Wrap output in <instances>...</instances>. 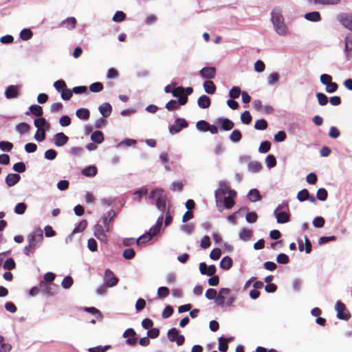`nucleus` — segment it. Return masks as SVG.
<instances>
[{
	"mask_svg": "<svg viewBox=\"0 0 352 352\" xmlns=\"http://www.w3.org/2000/svg\"><path fill=\"white\" fill-rule=\"evenodd\" d=\"M28 245L23 248L26 256L33 254L36 248L39 247L43 241V231L41 228H36L28 236Z\"/></svg>",
	"mask_w": 352,
	"mask_h": 352,
	"instance_id": "1",
	"label": "nucleus"
},
{
	"mask_svg": "<svg viewBox=\"0 0 352 352\" xmlns=\"http://www.w3.org/2000/svg\"><path fill=\"white\" fill-rule=\"evenodd\" d=\"M272 22L277 34L284 36L287 34V28L281 13L273 11L272 12Z\"/></svg>",
	"mask_w": 352,
	"mask_h": 352,
	"instance_id": "2",
	"label": "nucleus"
},
{
	"mask_svg": "<svg viewBox=\"0 0 352 352\" xmlns=\"http://www.w3.org/2000/svg\"><path fill=\"white\" fill-rule=\"evenodd\" d=\"M149 198L155 199L157 208L164 214L167 202V196L164 195V190L162 188L153 190L150 193Z\"/></svg>",
	"mask_w": 352,
	"mask_h": 352,
	"instance_id": "3",
	"label": "nucleus"
},
{
	"mask_svg": "<svg viewBox=\"0 0 352 352\" xmlns=\"http://www.w3.org/2000/svg\"><path fill=\"white\" fill-rule=\"evenodd\" d=\"M193 92L192 87L184 88L182 86L173 89L172 94L174 97L178 98V103L181 105H185L188 102V96Z\"/></svg>",
	"mask_w": 352,
	"mask_h": 352,
	"instance_id": "4",
	"label": "nucleus"
},
{
	"mask_svg": "<svg viewBox=\"0 0 352 352\" xmlns=\"http://www.w3.org/2000/svg\"><path fill=\"white\" fill-rule=\"evenodd\" d=\"M335 309L337 311V317L340 320H348L351 318V314L349 310L346 309V305L341 302L338 300L335 305Z\"/></svg>",
	"mask_w": 352,
	"mask_h": 352,
	"instance_id": "5",
	"label": "nucleus"
},
{
	"mask_svg": "<svg viewBox=\"0 0 352 352\" xmlns=\"http://www.w3.org/2000/svg\"><path fill=\"white\" fill-rule=\"evenodd\" d=\"M104 281L108 287H114L118 283L119 279L117 278L114 273L109 269L104 271Z\"/></svg>",
	"mask_w": 352,
	"mask_h": 352,
	"instance_id": "6",
	"label": "nucleus"
},
{
	"mask_svg": "<svg viewBox=\"0 0 352 352\" xmlns=\"http://www.w3.org/2000/svg\"><path fill=\"white\" fill-rule=\"evenodd\" d=\"M188 122L183 118H177L175 123L169 127V131L171 134L179 133L182 129L188 126Z\"/></svg>",
	"mask_w": 352,
	"mask_h": 352,
	"instance_id": "7",
	"label": "nucleus"
},
{
	"mask_svg": "<svg viewBox=\"0 0 352 352\" xmlns=\"http://www.w3.org/2000/svg\"><path fill=\"white\" fill-rule=\"evenodd\" d=\"M283 208V206L279 205L274 210V214L278 223H285L289 221V214L286 211H280Z\"/></svg>",
	"mask_w": 352,
	"mask_h": 352,
	"instance_id": "8",
	"label": "nucleus"
},
{
	"mask_svg": "<svg viewBox=\"0 0 352 352\" xmlns=\"http://www.w3.org/2000/svg\"><path fill=\"white\" fill-rule=\"evenodd\" d=\"M231 290L229 288H221L215 298L214 302L218 306L223 307L226 302L225 296L230 294Z\"/></svg>",
	"mask_w": 352,
	"mask_h": 352,
	"instance_id": "9",
	"label": "nucleus"
},
{
	"mask_svg": "<svg viewBox=\"0 0 352 352\" xmlns=\"http://www.w3.org/2000/svg\"><path fill=\"white\" fill-rule=\"evenodd\" d=\"M106 232L105 228H104L101 225L96 224L94 226V236L102 242H107V236L105 233Z\"/></svg>",
	"mask_w": 352,
	"mask_h": 352,
	"instance_id": "10",
	"label": "nucleus"
},
{
	"mask_svg": "<svg viewBox=\"0 0 352 352\" xmlns=\"http://www.w3.org/2000/svg\"><path fill=\"white\" fill-rule=\"evenodd\" d=\"M135 335H136L135 331L131 328L126 329L124 332L123 337L127 338L126 340L127 344L131 345V346L136 344L137 338L135 337Z\"/></svg>",
	"mask_w": 352,
	"mask_h": 352,
	"instance_id": "11",
	"label": "nucleus"
},
{
	"mask_svg": "<svg viewBox=\"0 0 352 352\" xmlns=\"http://www.w3.org/2000/svg\"><path fill=\"white\" fill-rule=\"evenodd\" d=\"M116 212L113 210H110L107 214L103 217L102 222L105 228V230L108 232L110 231V223L116 216Z\"/></svg>",
	"mask_w": 352,
	"mask_h": 352,
	"instance_id": "12",
	"label": "nucleus"
},
{
	"mask_svg": "<svg viewBox=\"0 0 352 352\" xmlns=\"http://www.w3.org/2000/svg\"><path fill=\"white\" fill-rule=\"evenodd\" d=\"M200 75L207 79H212L216 75V69L213 67H205L200 70Z\"/></svg>",
	"mask_w": 352,
	"mask_h": 352,
	"instance_id": "13",
	"label": "nucleus"
},
{
	"mask_svg": "<svg viewBox=\"0 0 352 352\" xmlns=\"http://www.w3.org/2000/svg\"><path fill=\"white\" fill-rule=\"evenodd\" d=\"M21 179V176L16 173H10L5 179L6 185L8 187H12L16 185Z\"/></svg>",
	"mask_w": 352,
	"mask_h": 352,
	"instance_id": "14",
	"label": "nucleus"
},
{
	"mask_svg": "<svg viewBox=\"0 0 352 352\" xmlns=\"http://www.w3.org/2000/svg\"><path fill=\"white\" fill-rule=\"evenodd\" d=\"M69 138L63 133H58L54 135V144L56 146H63L67 143Z\"/></svg>",
	"mask_w": 352,
	"mask_h": 352,
	"instance_id": "15",
	"label": "nucleus"
},
{
	"mask_svg": "<svg viewBox=\"0 0 352 352\" xmlns=\"http://www.w3.org/2000/svg\"><path fill=\"white\" fill-rule=\"evenodd\" d=\"M19 94V90L15 85L8 86L5 91V96L8 99L17 98Z\"/></svg>",
	"mask_w": 352,
	"mask_h": 352,
	"instance_id": "16",
	"label": "nucleus"
},
{
	"mask_svg": "<svg viewBox=\"0 0 352 352\" xmlns=\"http://www.w3.org/2000/svg\"><path fill=\"white\" fill-rule=\"evenodd\" d=\"M162 222H163V213H162L161 215L158 217L155 225L152 226L150 228V230L148 232V233H151V234H152V237L155 236L160 231V229H161V227L162 225Z\"/></svg>",
	"mask_w": 352,
	"mask_h": 352,
	"instance_id": "17",
	"label": "nucleus"
},
{
	"mask_svg": "<svg viewBox=\"0 0 352 352\" xmlns=\"http://www.w3.org/2000/svg\"><path fill=\"white\" fill-rule=\"evenodd\" d=\"M344 52L347 59L352 58V36L345 38Z\"/></svg>",
	"mask_w": 352,
	"mask_h": 352,
	"instance_id": "18",
	"label": "nucleus"
},
{
	"mask_svg": "<svg viewBox=\"0 0 352 352\" xmlns=\"http://www.w3.org/2000/svg\"><path fill=\"white\" fill-rule=\"evenodd\" d=\"M98 109H99L100 113L104 118L109 117L112 112V107L108 102H104L102 104H101L99 107Z\"/></svg>",
	"mask_w": 352,
	"mask_h": 352,
	"instance_id": "19",
	"label": "nucleus"
},
{
	"mask_svg": "<svg viewBox=\"0 0 352 352\" xmlns=\"http://www.w3.org/2000/svg\"><path fill=\"white\" fill-rule=\"evenodd\" d=\"M197 104L200 108L207 109L211 104L210 98L206 95H202L198 98Z\"/></svg>",
	"mask_w": 352,
	"mask_h": 352,
	"instance_id": "20",
	"label": "nucleus"
},
{
	"mask_svg": "<svg viewBox=\"0 0 352 352\" xmlns=\"http://www.w3.org/2000/svg\"><path fill=\"white\" fill-rule=\"evenodd\" d=\"M204 91L208 94H214L216 91V85L211 80H206L204 82Z\"/></svg>",
	"mask_w": 352,
	"mask_h": 352,
	"instance_id": "21",
	"label": "nucleus"
},
{
	"mask_svg": "<svg viewBox=\"0 0 352 352\" xmlns=\"http://www.w3.org/2000/svg\"><path fill=\"white\" fill-rule=\"evenodd\" d=\"M76 115L79 119L87 120L90 117V112L87 109L80 108L76 111Z\"/></svg>",
	"mask_w": 352,
	"mask_h": 352,
	"instance_id": "22",
	"label": "nucleus"
},
{
	"mask_svg": "<svg viewBox=\"0 0 352 352\" xmlns=\"http://www.w3.org/2000/svg\"><path fill=\"white\" fill-rule=\"evenodd\" d=\"M34 126L37 128V130L41 131L45 130L43 128L47 126L49 127V124L47 122L45 118H38L34 120Z\"/></svg>",
	"mask_w": 352,
	"mask_h": 352,
	"instance_id": "23",
	"label": "nucleus"
},
{
	"mask_svg": "<svg viewBox=\"0 0 352 352\" xmlns=\"http://www.w3.org/2000/svg\"><path fill=\"white\" fill-rule=\"evenodd\" d=\"M219 122L221 123V129L224 131H230L234 128V122L228 118L220 119Z\"/></svg>",
	"mask_w": 352,
	"mask_h": 352,
	"instance_id": "24",
	"label": "nucleus"
},
{
	"mask_svg": "<svg viewBox=\"0 0 352 352\" xmlns=\"http://www.w3.org/2000/svg\"><path fill=\"white\" fill-rule=\"evenodd\" d=\"M248 196L249 199L252 202H255L261 199V196L259 191L255 188L251 189L249 191Z\"/></svg>",
	"mask_w": 352,
	"mask_h": 352,
	"instance_id": "25",
	"label": "nucleus"
},
{
	"mask_svg": "<svg viewBox=\"0 0 352 352\" xmlns=\"http://www.w3.org/2000/svg\"><path fill=\"white\" fill-rule=\"evenodd\" d=\"M91 140L97 144H100L104 141V135L100 131H96L91 135Z\"/></svg>",
	"mask_w": 352,
	"mask_h": 352,
	"instance_id": "26",
	"label": "nucleus"
},
{
	"mask_svg": "<svg viewBox=\"0 0 352 352\" xmlns=\"http://www.w3.org/2000/svg\"><path fill=\"white\" fill-rule=\"evenodd\" d=\"M305 18L307 20L313 21V22H318L321 20L320 14L316 11L307 13L305 15Z\"/></svg>",
	"mask_w": 352,
	"mask_h": 352,
	"instance_id": "27",
	"label": "nucleus"
},
{
	"mask_svg": "<svg viewBox=\"0 0 352 352\" xmlns=\"http://www.w3.org/2000/svg\"><path fill=\"white\" fill-rule=\"evenodd\" d=\"M232 259L230 256L223 257L220 262V267L223 270H228L232 266Z\"/></svg>",
	"mask_w": 352,
	"mask_h": 352,
	"instance_id": "28",
	"label": "nucleus"
},
{
	"mask_svg": "<svg viewBox=\"0 0 352 352\" xmlns=\"http://www.w3.org/2000/svg\"><path fill=\"white\" fill-rule=\"evenodd\" d=\"M97 168L94 166H89L82 170V174L87 177H94L97 174Z\"/></svg>",
	"mask_w": 352,
	"mask_h": 352,
	"instance_id": "29",
	"label": "nucleus"
},
{
	"mask_svg": "<svg viewBox=\"0 0 352 352\" xmlns=\"http://www.w3.org/2000/svg\"><path fill=\"white\" fill-rule=\"evenodd\" d=\"M252 236V232L248 228H243L239 232V237L241 240L247 241H249Z\"/></svg>",
	"mask_w": 352,
	"mask_h": 352,
	"instance_id": "30",
	"label": "nucleus"
},
{
	"mask_svg": "<svg viewBox=\"0 0 352 352\" xmlns=\"http://www.w3.org/2000/svg\"><path fill=\"white\" fill-rule=\"evenodd\" d=\"M12 349L11 344L7 343L5 338L0 336V352H9Z\"/></svg>",
	"mask_w": 352,
	"mask_h": 352,
	"instance_id": "31",
	"label": "nucleus"
},
{
	"mask_svg": "<svg viewBox=\"0 0 352 352\" xmlns=\"http://www.w3.org/2000/svg\"><path fill=\"white\" fill-rule=\"evenodd\" d=\"M218 341H219V346H218L219 350L221 352H226L228 349V340L223 337H220L218 339Z\"/></svg>",
	"mask_w": 352,
	"mask_h": 352,
	"instance_id": "32",
	"label": "nucleus"
},
{
	"mask_svg": "<svg viewBox=\"0 0 352 352\" xmlns=\"http://www.w3.org/2000/svg\"><path fill=\"white\" fill-rule=\"evenodd\" d=\"M152 238V234H151V233L146 232L137 239L136 243L138 245L145 243L150 241Z\"/></svg>",
	"mask_w": 352,
	"mask_h": 352,
	"instance_id": "33",
	"label": "nucleus"
},
{
	"mask_svg": "<svg viewBox=\"0 0 352 352\" xmlns=\"http://www.w3.org/2000/svg\"><path fill=\"white\" fill-rule=\"evenodd\" d=\"M30 126L26 122H21L16 125V131L23 134L28 133L30 131Z\"/></svg>",
	"mask_w": 352,
	"mask_h": 352,
	"instance_id": "34",
	"label": "nucleus"
},
{
	"mask_svg": "<svg viewBox=\"0 0 352 352\" xmlns=\"http://www.w3.org/2000/svg\"><path fill=\"white\" fill-rule=\"evenodd\" d=\"M30 111L33 115L38 117L41 116L43 113L42 107L37 104L31 105L30 107Z\"/></svg>",
	"mask_w": 352,
	"mask_h": 352,
	"instance_id": "35",
	"label": "nucleus"
},
{
	"mask_svg": "<svg viewBox=\"0 0 352 352\" xmlns=\"http://www.w3.org/2000/svg\"><path fill=\"white\" fill-rule=\"evenodd\" d=\"M262 168L261 163L258 162H252L248 164V169L252 173H257Z\"/></svg>",
	"mask_w": 352,
	"mask_h": 352,
	"instance_id": "36",
	"label": "nucleus"
},
{
	"mask_svg": "<svg viewBox=\"0 0 352 352\" xmlns=\"http://www.w3.org/2000/svg\"><path fill=\"white\" fill-rule=\"evenodd\" d=\"M33 36L32 32L30 29H23L20 32V38L23 41L30 39Z\"/></svg>",
	"mask_w": 352,
	"mask_h": 352,
	"instance_id": "37",
	"label": "nucleus"
},
{
	"mask_svg": "<svg viewBox=\"0 0 352 352\" xmlns=\"http://www.w3.org/2000/svg\"><path fill=\"white\" fill-rule=\"evenodd\" d=\"M328 192L325 188H321L317 190L316 197L320 201H325L327 199Z\"/></svg>",
	"mask_w": 352,
	"mask_h": 352,
	"instance_id": "38",
	"label": "nucleus"
},
{
	"mask_svg": "<svg viewBox=\"0 0 352 352\" xmlns=\"http://www.w3.org/2000/svg\"><path fill=\"white\" fill-rule=\"evenodd\" d=\"M241 138L242 135L241 131L239 130H234L230 135V139L233 142H238L241 140Z\"/></svg>",
	"mask_w": 352,
	"mask_h": 352,
	"instance_id": "39",
	"label": "nucleus"
},
{
	"mask_svg": "<svg viewBox=\"0 0 352 352\" xmlns=\"http://www.w3.org/2000/svg\"><path fill=\"white\" fill-rule=\"evenodd\" d=\"M254 128L257 130H265L267 128V122L264 119L258 120L255 122Z\"/></svg>",
	"mask_w": 352,
	"mask_h": 352,
	"instance_id": "40",
	"label": "nucleus"
},
{
	"mask_svg": "<svg viewBox=\"0 0 352 352\" xmlns=\"http://www.w3.org/2000/svg\"><path fill=\"white\" fill-rule=\"evenodd\" d=\"M167 336L170 342H175L179 336V331L176 328H171L168 330Z\"/></svg>",
	"mask_w": 352,
	"mask_h": 352,
	"instance_id": "41",
	"label": "nucleus"
},
{
	"mask_svg": "<svg viewBox=\"0 0 352 352\" xmlns=\"http://www.w3.org/2000/svg\"><path fill=\"white\" fill-rule=\"evenodd\" d=\"M179 104L178 103V101H176L175 100H170L166 104V108L168 111H174L176 109H178L179 108Z\"/></svg>",
	"mask_w": 352,
	"mask_h": 352,
	"instance_id": "42",
	"label": "nucleus"
},
{
	"mask_svg": "<svg viewBox=\"0 0 352 352\" xmlns=\"http://www.w3.org/2000/svg\"><path fill=\"white\" fill-rule=\"evenodd\" d=\"M74 280L72 276H65L62 280L61 285L64 289H69L73 285Z\"/></svg>",
	"mask_w": 352,
	"mask_h": 352,
	"instance_id": "43",
	"label": "nucleus"
},
{
	"mask_svg": "<svg viewBox=\"0 0 352 352\" xmlns=\"http://www.w3.org/2000/svg\"><path fill=\"white\" fill-rule=\"evenodd\" d=\"M270 148L271 143L269 141H264L260 144L258 151L261 153H265L270 150Z\"/></svg>",
	"mask_w": 352,
	"mask_h": 352,
	"instance_id": "44",
	"label": "nucleus"
},
{
	"mask_svg": "<svg viewBox=\"0 0 352 352\" xmlns=\"http://www.w3.org/2000/svg\"><path fill=\"white\" fill-rule=\"evenodd\" d=\"M63 25L68 28H74L76 25V19L74 17H69L63 21Z\"/></svg>",
	"mask_w": 352,
	"mask_h": 352,
	"instance_id": "45",
	"label": "nucleus"
},
{
	"mask_svg": "<svg viewBox=\"0 0 352 352\" xmlns=\"http://www.w3.org/2000/svg\"><path fill=\"white\" fill-rule=\"evenodd\" d=\"M309 192L307 189H302L297 194V199L300 201H305L309 198Z\"/></svg>",
	"mask_w": 352,
	"mask_h": 352,
	"instance_id": "46",
	"label": "nucleus"
},
{
	"mask_svg": "<svg viewBox=\"0 0 352 352\" xmlns=\"http://www.w3.org/2000/svg\"><path fill=\"white\" fill-rule=\"evenodd\" d=\"M102 89L103 85L100 82H94L89 86V90L91 92L97 93L101 91Z\"/></svg>",
	"mask_w": 352,
	"mask_h": 352,
	"instance_id": "47",
	"label": "nucleus"
},
{
	"mask_svg": "<svg viewBox=\"0 0 352 352\" xmlns=\"http://www.w3.org/2000/svg\"><path fill=\"white\" fill-rule=\"evenodd\" d=\"M40 287L45 294H47L51 295V296H52L55 294L54 292L51 291V285L50 284L45 283L43 281H41L40 283Z\"/></svg>",
	"mask_w": 352,
	"mask_h": 352,
	"instance_id": "48",
	"label": "nucleus"
},
{
	"mask_svg": "<svg viewBox=\"0 0 352 352\" xmlns=\"http://www.w3.org/2000/svg\"><path fill=\"white\" fill-rule=\"evenodd\" d=\"M54 86L57 91L61 92L63 90L65 89L67 87V85L63 80H58L54 83Z\"/></svg>",
	"mask_w": 352,
	"mask_h": 352,
	"instance_id": "49",
	"label": "nucleus"
},
{
	"mask_svg": "<svg viewBox=\"0 0 352 352\" xmlns=\"http://www.w3.org/2000/svg\"><path fill=\"white\" fill-rule=\"evenodd\" d=\"M241 120L245 124H249L252 121V116L248 111H245L241 116Z\"/></svg>",
	"mask_w": 352,
	"mask_h": 352,
	"instance_id": "50",
	"label": "nucleus"
},
{
	"mask_svg": "<svg viewBox=\"0 0 352 352\" xmlns=\"http://www.w3.org/2000/svg\"><path fill=\"white\" fill-rule=\"evenodd\" d=\"M27 208V206L24 203H19L14 208V212L18 214H23L25 213Z\"/></svg>",
	"mask_w": 352,
	"mask_h": 352,
	"instance_id": "51",
	"label": "nucleus"
},
{
	"mask_svg": "<svg viewBox=\"0 0 352 352\" xmlns=\"http://www.w3.org/2000/svg\"><path fill=\"white\" fill-rule=\"evenodd\" d=\"M16 267V263L13 258H8L3 263V268L7 270H11L14 269Z\"/></svg>",
	"mask_w": 352,
	"mask_h": 352,
	"instance_id": "52",
	"label": "nucleus"
},
{
	"mask_svg": "<svg viewBox=\"0 0 352 352\" xmlns=\"http://www.w3.org/2000/svg\"><path fill=\"white\" fill-rule=\"evenodd\" d=\"M316 98L318 99L319 104L321 106L326 105L328 102V98L323 93H317Z\"/></svg>",
	"mask_w": 352,
	"mask_h": 352,
	"instance_id": "53",
	"label": "nucleus"
},
{
	"mask_svg": "<svg viewBox=\"0 0 352 352\" xmlns=\"http://www.w3.org/2000/svg\"><path fill=\"white\" fill-rule=\"evenodd\" d=\"M267 166L270 168L274 167L276 165V157L273 155H269L265 159Z\"/></svg>",
	"mask_w": 352,
	"mask_h": 352,
	"instance_id": "54",
	"label": "nucleus"
},
{
	"mask_svg": "<svg viewBox=\"0 0 352 352\" xmlns=\"http://www.w3.org/2000/svg\"><path fill=\"white\" fill-rule=\"evenodd\" d=\"M242 92H241V89L239 87H233L229 92V96L230 98L233 99L238 98L241 94Z\"/></svg>",
	"mask_w": 352,
	"mask_h": 352,
	"instance_id": "55",
	"label": "nucleus"
},
{
	"mask_svg": "<svg viewBox=\"0 0 352 352\" xmlns=\"http://www.w3.org/2000/svg\"><path fill=\"white\" fill-rule=\"evenodd\" d=\"M13 148V144L11 142L6 141L0 142V148L3 151L10 152Z\"/></svg>",
	"mask_w": 352,
	"mask_h": 352,
	"instance_id": "56",
	"label": "nucleus"
},
{
	"mask_svg": "<svg viewBox=\"0 0 352 352\" xmlns=\"http://www.w3.org/2000/svg\"><path fill=\"white\" fill-rule=\"evenodd\" d=\"M209 123L205 120H199L197 122V128L202 131H208Z\"/></svg>",
	"mask_w": 352,
	"mask_h": 352,
	"instance_id": "57",
	"label": "nucleus"
},
{
	"mask_svg": "<svg viewBox=\"0 0 352 352\" xmlns=\"http://www.w3.org/2000/svg\"><path fill=\"white\" fill-rule=\"evenodd\" d=\"M126 19V14L122 11H117L113 16L115 22H121Z\"/></svg>",
	"mask_w": 352,
	"mask_h": 352,
	"instance_id": "58",
	"label": "nucleus"
},
{
	"mask_svg": "<svg viewBox=\"0 0 352 352\" xmlns=\"http://www.w3.org/2000/svg\"><path fill=\"white\" fill-rule=\"evenodd\" d=\"M135 255V252L132 248H128L124 250L123 252V257L125 259H132Z\"/></svg>",
	"mask_w": 352,
	"mask_h": 352,
	"instance_id": "59",
	"label": "nucleus"
},
{
	"mask_svg": "<svg viewBox=\"0 0 352 352\" xmlns=\"http://www.w3.org/2000/svg\"><path fill=\"white\" fill-rule=\"evenodd\" d=\"M12 168L17 173H24L26 170L25 164L23 162H17L14 164Z\"/></svg>",
	"mask_w": 352,
	"mask_h": 352,
	"instance_id": "60",
	"label": "nucleus"
},
{
	"mask_svg": "<svg viewBox=\"0 0 352 352\" xmlns=\"http://www.w3.org/2000/svg\"><path fill=\"white\" fill-rule=\"evenodd\" d=\"M170 291L166 287H160L157 289V295L160 298H166L169 295Z\"/></svg>",
	"mask_w": 352,
	"mask_h": 352,
	"instance_id": "61",
	"label": "nucleus"
},
{
	"mask_svg": "<svg viewBox=\"0 0 352 352\" xmlns=\"http://www.w3.org/2000/svg\"><path fill=\"white\" fill-rule=\"evenodd\" d=\"M245 219L248 223H252L257 221L258 216L256 212H250L246 214Z\"/></svg>",
	"mask_w": 352,
	"mask_h": 352,
	"instance_id": "62",
	"label": "nucleus"
},
{
	"mask_svg": "<svg viewBox=\"0 0 352 352\" xmlns=\"http://www.w3.org/2000/svg\"><path fill=\"white\" fill-rule=\"evenodd\" d=\"M276 261L278 263L287 264L289 262V258L285 254L280 253L276 256Z\"/></svg>",
	"mask_w": 352,
	"mask_h": 352,
	"instance_id": "63",
	"label": "nucleus"
},
{
	"mask_svg": "<svg viewBox=\"0 0 352 352\" xmlns=\"http://www.w3.org/2000/svg\"><path fill=\"white\" fill-rule=\"evenodd\" d=\"M324 223V219L322 217H317L313 220V225L316 228H322Z\"/></svg>",
	"mask_w": 352,
	"mask_h": 352,
	"instance_id": "64",
	"label": "nucleus"
}]
</instances>
